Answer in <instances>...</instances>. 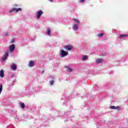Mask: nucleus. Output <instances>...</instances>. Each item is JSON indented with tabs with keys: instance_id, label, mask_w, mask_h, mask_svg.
Segmentation results:
<instances>
[{
	"instance_id": "nucleus-18",
	"label": "nucleus",
	"mask_w": 128,
	"mask_h": 128,
	"mask_svg": "<svg viewBox=\"0 0 128 128\" xmlns=\"http://www.w3.org/2000/svg\"><path fill=\"white\" fill-rule=\"evenodd\" d=\"M50 32H46L45 34V36H50Z\"/></svg>"
},
{
	"instance_id": "nucleus-29",
	"label": "nucleus",
	"mask_w": 128,
	"mask_h": 128,
	"mask_svg": "<svg viewBox=\"0 0 128 128\" xmlns=\"http://www.w3.org/2000/svg\"><path fill=\"white\" fill-rule=\"evenodd\" d=\"M52 78H54L52 77Z\"/></svg>"
},
{
	"instance_id": "nucleus-14",
	"label": "nucleus",
	"mask_w": 128,
	"mask_h": 128,
	"mask_svg": "<svg viewBox=\"0 0 128 128\" xmlns=\"http://www.w3.org/2000/svg\"><path fill=\"white\" fill-rule=\"evenodd\" d=\"M78 28V24H75L73 26V29H74L75 30H76Z\"/></svg>"
},
{
	"instance_id": "nucleus-5",
	"label": "nucleus",
	"mask_w": 128,
	"mask_h": 128,
	"mask_svg": "<svg viewBox=\"0 0 128 128\" xmlns=\"http://www.w3.org/2000/svg\"><path fill=\"white\" fill-rule=\"evenodd\" d=\"M14 48H16V46L14 44L10 45L9 47V52H12L14 50Z\"/></svg>"
},
{
	"instance_id": "nucleus-10",
	"label": "nucleus",
	"mask_w": 128,
	"mask_h": 128,
	"mask_svg": "<svg viewBox=\"0 0 128 128\" xmlns=\"http://www.w3.org/2000/svg\"><path fill=\"white\" fill-rule=\"evenodd\" d=\"M88 58V56H82V62H84L85 60H86Z\"/></svg>"
},
{
	"instance_id": "nucleus-8",
	"label": "nucleus",
	"mask_w": 128,
	"mask_h": 128,
	"mask_svg": "<svg viewBox=\"0 0 128 128\" xmlns=\"http://www.w3.org/2000/svg\"><path fill=\"white\" fill-rule=\"evenodd\" d=\"M10 68L12 70H16V64L13 63L10 66Z\"/></svg>"
},
{
	"instance_id": "nucleus-25",
	"label": "nucleus",
	"mask_w": 128,
	"mask_h": 128,
	"mask_svg": "<svg viewBox=\"0 0 128 128\" xmlns=\"http://www.w3.org/2000/svg\"><path fill=\"white\" fill-rule=\"evenodd\" d=\"M14 78V74H12L11 75V78Z\"/></svg>"
},
{
	"instance_id": "nucleus-28",
	"label": "nucleus",
	"mask_w": 128,
	"mask_h": 128,
	"mask_svg": "<svg viewBox=\"0 0 128 128\" xmlns=\"http://www.w3.org/2000/svg\"><path fill=\"white\" fill-rule=\"evenodd\" d=\"M50 0V2H52V0Z\"/></svg>"
},
{
	"instance_id": "nucleus-9",
	"label": "nucleus",
	"mask_w": 128,
	"mask_h": 128,
	"mask_svg": "<svg viewBox=\"0 0 128 128\" xmlns=\"http://www.w3.org/2000/svg\"><path fill=\"white\" fill-rule=\"evenodd\" d=\"M104 62V60L102 58H98L96 60V64H100Z\"/></svg>"
},
{
	"instance_id": "nucleus-12",
	"label": "nucleus",
	"mask_w": 128,
	"mask_h": 128,
	"mask_svg": "<svg viewBox=\"0 0 128 128\" xmlns=\"http://www.w3.org/2000/svg\"><path fill=\"white\" fill-rule=\"evenodd\" d=\"M4 70H2L0 71V78H4Z\"/></svg>"
},
{
	"instance_id": "nucleus-22",
	"label": "nucleus",
	"mask_w": 128,
	"mask_h": 128,
	"mask_svg": "<svg viewBox=\"0 0 128 128\" xmlns=\"http://www.w3.org/2000/svg\"><path fill=\"white\" fill-rule=\"evenodd\" d=\"M116 110H120V108L119 106H117L116 107Z\"/></svg>"
},
{
	"instance_id": "nucleus-19",
	"label": "nucleus",
	"mask_w": 128,
	"mask_h": 128,
	"mask_svg": "<svg viewBox=\"0 0 128 128\" xmlns=\"http://www.w3.org/2000/svg\"><path fill=\"white\" fill-rule=\"evenodd\" d=\"M54 82V80H50V86H52Z\"/></svg>"
},
{
	"instance_id": "nucleus-3",
	"label": "nucleus",
	"mask_w": 128,
	"mask_h": 128,
	"mask_svg": "<svg viewBox=\"0 0 128 128\" xmlns=\"http://www.w3.org/2000/svg\"><path fill=\"white\" fill-rule=\"evenodd\" d=\"M42 14H44V12H42V10L38 11L36 15V18H38V20H40Z\"/></svg>"
},
{
	"instance_id": "nucleus-27",
	"label": "nucleus",
	"mask_w": 128,
	"mask_h": 128,
	"mask_svg": "<svg viewBox=\"0 0 128 128\" xmlns=\"http://www.w3.org/2000/svg\"><path fill=\"white\" fill-rule=\"evenodd\" d=\"M15 6H16L18 5H14Z\"/></svg>"
},
{
	"instance_id": "nucleus-17",
	"label": "nucleus",
	"mask_w": 128,
	"mask_h": 128,
	"mask_svg": "<svg viewBox=\"0 0 128 128\" xmlns=\"http://www.w3.org/2000/svg\"><path fill=\"white\" fill-rule=\"evenodd\" d=\"M2 92V84L0 85V94H1Z\"/></svg>"
},
{
	"instance_id": "nucleus-4",
	"label": "nucleus",
	"mask_w": 128,
	"mask_h": 128,
	"mask_svg": "<svg viewBox=\"0 0 128 128\" xmlns=\"http://www.w3.org/2000/svg\"><path fill=\"white\" fill-rule=\"evenodd\" d=\"M22 12V9L21 8H13L10 11V14H12V12Z\"/></svg>"
},
{
	"instance_id": "nucleus-24",
	"label": "nucleus",
	"mask_w": 128,
	"mask_h": 128,
	"mask_svg": "<svg viewBox=\"0 0 128 128\" xmlns=\"http://www.w3.org/2000/svg\"><path fill=\"white\" fill-rule=\"evenodd\" d=\"M46 32H50V28L47 29Z\"/></svg>"
},
{
	"instance_id": "nucleus-11",
	"label": "nucleus",
	"mask_w": 128,
	"mask_h": 128,
	"mask_svg": "<svg viewBox=\"0 0 128 128\" xmlns=\"http://www.w3.org/2000/svg\"><path fill=\"white\" fill-rule=\"evenodd\" d=\"M126 36H128V34H121L119 38H120V40H122V38H126Z\"/></svg>"
},
{
	"instance_id": "nucleus-26",
	"label": "nucleus",
	"mask_w": 128,
	"mask_h": 128,
	"mask_svg": "<svg viewBox=\"0 0 128 128\" xmlns=\"http://www.w3.org/2000/svg\"><path fill=\"white\" fill-rule=\"evenodd\" d=\"M84 0H80V2H84Z\"/></svg>"
},
{
	"instance_id": "nucleus-13",
	"label": "nucleus",
	"mask_w": 128,
	"mask_h": 128,
	"mask_svg": "<svg viewBox=\"0 0 128 128\" xmlns=\"http://www.w3.org/2000/svg\"><path fill=\"white\" fill-rule=\"evenodd\" d=\"M68 72H72V70L70 67H66Z\"/></svg>"
},
{
	"instance_id": "nucleus-21",
	"label": "nucleus",
	"mask_w": 128,
	"mask_h": 128,
	"mask_svg": "<svg viewBox=\"0 0 128 128\" xmlns=\"http://www.w3.org/2000/svg\"><path fill=\"white\" fill-rule=\"evenodd\" d=\"M74 22H78V24H79V22H80V20H78L74 18Z\"/></svg>"
},
{
	"instance_id": "nucleus-15",
	"label": "nucleus",
	"mask_w": 128,
	"mask_h": 128,
	"mask_svg": "<svg viewBox=\"0 0 128 128\" xmlns=\"http://www.w3.org/2000/svg\"><path fill=\"white\" fill-rule=\"evenodd\" d=\"M103 36H104V34L103 33H100V34H97V36L98 38H102Z\"/></svg>"
},
{
	"instance_id": "nucleus-16",
	"label": "nucleus",
	"mask_w": 128,
	"mask_h": 128,
	"mask_svg": "<svg viewBox=\"0 0 128 128\" xmlns=\"http://www.w3.org/2000/svg\"><path fill=\"white\" fill-rule=\"evenodd\" d=\"M20 106L22 108H26V105H24V103H21Z\"/></svg>"
},
{
	"instance_id": "nucleus-7",
	"label": "nucleus",
	"mask_w": 128,
	"mask_h": 128,
	"mask_svg": "<svg viewBox=\"0 0 128 128\" xmlns=\"http://www.w3.org/2000/svg\"><path fill=\"white\" fill-rule=\"evenodd\" d=\"M34 66V62L32 60L29 61L28 64V66L29 68H32V66Z\"/></svg>"
},
{
	"instance_id": "nucleus-6",
	"label": "nucleus",
	"mask_w": 128,
	"mask_h": 128,
	"mask_svg": "<svg viewBox=\"0 0 128 128\" xmlns=\"http://www.w3.org/2000/svg\"><path fill=\"white\" fill-rule=\"evenodd\" d=\"M64 48L66 50H72V47L70 45H67L64 47Z\"/></svg>"
},
{
	"instance_id": "nucleus-20",
	"label": "nucleus",
	"mask_w": 128,
	"mask_h": 128,
	"mask_svg": "<svg viewBox=\"0 0 128 128\" xmlns=\"http://www.w3.org/2000/svg\"><path fill=\"white\" fill-rule=\"evenodd\" d=\"M3 36H8V32L4 33L3 34Z\"/></svg>"
},
{
	"instance_id": "nucleus-1",
	"label": "nucleus",
	"mask_w": 128,
	"mask_h": 128,
	"mask_svg": "<svg viewBox=\"0 0 128 128\" xmlns=\"http://www.w3.org/2000/svg\"><path fill=\"white\" fill-rule=\"evenodd\" d=\"M61 58H64L68 54V51H64V50H61L59 52Z\"/></svg>"
},
{
	"instance_id": "nucleus-23",
	"label": "nucleus",
	"mask_w": 128,
	"mask_h": 128,
	"mask_svg": "<svg viewBox=\"0 0 128 128\" xmlns=\"http://www.w3.org/2000/svg\"><path fill=\"white\" fill-rule=\"evenodd\" d=\"M111 110H116V106H112L110 107Z\"/></svg>"
},
{
	"instance_id": "nucleus-2",
	"label": "nucleus",
	"mask_w": 128,
	"mask_h": 128,
	"mask_svg": "<svg viewBox=\"0 0 128 128\" xmlns=\"http://www.w3.org/2000/svg\"><path fill=\"white\" fill-rule=\"evenodd\" d=\"M8 52H6L3 55V56L1 58L0 60V62H4L8 58Z\"/></svg>"
}]
</instances>
